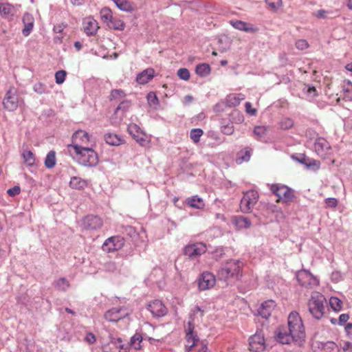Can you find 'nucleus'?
<instances>
[{"label":"nucleus","mask_w":352,"mask_h":352,"mask_svg":"<svg viewBox=\"0 0 352 352\" xmlns=\"http://www.w3.org/2000/svg\"><path fill=\"white\" fill-rule=\"evenodd\" d=\"M276 340L283 344L298 341L305 337L302 320L297 311H292L287 318V326H280L276 330Z\"/></svg>","instance_id":"nucleus-1"},{"label":"nucleus","mask_w":352,"mask_h":352,"mask_svg":"<svg viewBox=\"0 0 352 352\" xmlns=\"http://www.w3.org/2000/svg\"><path fill=\"white\" fill-rule=\"evenodd\" d=\"M204 311L199 306H195L192 310L189 317L187 326L185 327V334L186 344L185 350L186 352H209L208 351V343L205 340H200L195 331V319L199 314L202 318Z\"/></svg>","instance_id":"nucleus-2"},{"label":"nucleus","mask_w":352,"mask_h":352,"mask_svg":"<svg viewBox=\"0 0 352 352\" xmlns=\"http://www.w3.org/2000/svg\"><path fill=\"white\" fill-rule=\"evenodd\" d=\"M90 137L88 133L83 130L76 131L72 135V144L69 145V152L74 150L76 154H82V152H95L91 147L88 146Z\"/></svg>","instance_id":"nucleus-3"},{"label":"nucleus","mask_w":352,"mask_h":352,"mask_svg":"<svg viewBox=\"0 0 352 352\" xmlns=\"http://www.w3.org/2000/svg\"><path fill=\"white\" fill-rule=\"evenodd\" d=\"M326 298L318 292H313L307 302L310 314L316 319L320 320L325 310Z\"/></svg>","instance_id":"nucleus-4"},{"label":"nucleus","mask_w":352,"mask_h":352,"mask_svg":"<svg viewBox=\"0 0 352 352\" xmlns=\"http://www.w3.org/2000/svg\"><path fill=\"white\" fill-rule=\"evenodd\" d=\"M243 263L239 260L231 259L227 261L219 270V275L224 279L238 280L242 276Z\"/></svg>","instance_id":"nucleus-5"},{"label":"nucleus","mask_w":352,"mask_h":352,"mask_svg":"<svg viewBox=\"0 0 352 352\" xmlns=\"http://www.w3.org/2000/svg\"><path fill=\"white\" fill-rule=\"evenodd\" d=\"M271 192L278 197L276 202H291L294 198V190L282 184H274L270 187Z\"/></svg>","instance_id":"nucleus-6"},{"label":"nucleus","mask_w":352,"mask_h":352,"mask_svg":"<svg viewBox=\"0 0 352 352\" xmlns=\"http://www.w3.org/2000/svg\"><path fill=\"white\" fill-rule=\"evenodd\" d=\"M259 195L257 191L254 190L244 192L240 202V209L243 213H250L254 209L258 201Z\"/></svg>","instance_id":"nucleus-7"},{"label":"nucleus","mask_w":352,"mask_h":352,"mask_svg":"<svg viewBox=\"0 0 352 352\" xmlns=\"http://www.w3.org/2000/svg\"><path fill=\"white\" fill-rule=\"evenodd\" d=\"M298 283L306 288H313L319 285V280L309 271L301 270L296 273Z\"/></svg>","instance_id":"nucleus-8"},{"label":"nucleus","mask_w":352,"mask_h":352,"mask_svg":"<svg viewBox=\"0 0 352 352\" xmlns=\"http://www.w3.org/2000/svg\"><path fill=\"white\" fill-rule=\"evenodd\" d=\"M103 226V221L98 216L87 215L81 221V227L87 230H98Z\"/></svg>","instance_id":"nucleus-9"},{"label":"nucleus","mask_w":352,"mask_h":352,"mask_svg":"<svg viewBox=\"0 0 352 352\" xmlns=\"http://www.w3.org/2000/svg\"><path fill=\"white\" fill-rule=\"evenodd\" d=\"M124 239L120 236H113L108 238L102 244V250L112 252L122 249L124 245Z\"/></svg>","instance_id":"nucleus-10"},{"label":"nucleus","mask_w":352,"mask_h":352,"mask_svg":"<svg viewBox=\"0 0 352 352\" xmlns=\"http://www.w3.org/2000/svg\"><path fill=\"white\" fill-rule=\"evenodd\" d=\"M206 250L204 243H195L187 245L184 249V254L190 258H195L204 254Z\"/></svg>","instance_id":"nucleus-11"},{"label":"nucleus","mask_w":352,"mask_h":352,"mask_svg":"<svg viewBox=\"0 0 352 352\" xmlns=\"http://www.w3.org/2000/svg\"><path fill=\"white\" fill-rule=\"evenodd\" d=\"M250 350L254 352H260L265 349L264 335L261 331H256L249 339Z\"/></svg>","instance_id":"nucleus-12"},{"label":"nucleus","mask_w":352,"mask_h":352,"mask_svg":"<svg viewBox=\"0 0 352 352\" xmlns=\"http://www.w3.org/2000/svg\"><path fill=\"white\" fill-rule=\"evenodd\" d=\"M294 161L304 165L307 170H317L320 167L319 161L308 157L307 155H292Z\"/></svg>","instance_id":"nucleus-13"},{"label":"nucleus","mask_w":352,"mask_h":352,"mask_svg":"<svg viewBox=\"0 0 352 352\" xmlns=\"http://www.w3.org/2000/svg\"><path fill=\"white\" fill-rule=\"evenodd\" d=\"M215 276L212 273L204 272L198 279V287L200 290L209 289L215 285Z\"/></svg>","instance_id":"nucleus-14"},{"label":"nucleus","mask_w":352,"mask_h":352,"mask_svg":"<svg viewBox=\"0 0 352 352\" xmlns=\"http://www.w3.org/2000/svg\"><path fill=\"white\" fill-rule=\"evenodd\" d=\"M128 131L133 138L138 142L140 145L144 146L146 142V135L141 130L139 126L136 124L132 123L128 126Z\"/></svg>","instance_id":"nucleus-15"},{"label":"nucleus","mask_w":352,"mask_h":352,"mask_svg":"<svg viewBox=\"0 0 352 352\" xmlns=\"http://www.w3.org/2000/svg\"><path fill=\"white\" fill-rule=\"evenodd\" d=\"M82 28L87 36L95 35L99 29L98 23L93 17H86L83 19Z\"/></svg>","instance_id":"nucleus-16"},{"label":"nucleus","mask_w":352,"mask_h":352,"mask_svg":"<svg viewBox=\"0 0 352 352\" xmlns=\"http://www.w3.org/2000/svg\"><path fill=\"white\" fill-rule=\"evenodd\" d=\"M4 108L8 111H14L18 107V97L16 92L10 89L7 91L3 102Z\"/></svg>","instance_id":"nucleus-17"},{"label":"nucleus","mask_w":352,"mask_h":352,"mask_svg":"<svg viewBox=\"0 0 352 352\" xmlns=\"http://www.w3.org/2000/svg\"><path fill=\"white\" fill-rule=\"evenodd\" d=\"M127 313L121 307H114L108 310L104 314V318L109 322H118L125 317Z\"/></svg>","instance_id":"nucleus-18"},{"label":"nucleus","mask_w":352,"mask_h":352,"mask_svg":"<svg viewBox=\"0 0 352 352\" xmlns=\"http://www.w3.org/2000/svg\"><path fill=\"white\" fill-rule=\"evenodd\" d=\"M148 310L155 317H162L167 313V309L162 301L155 300L148 305Z\"/></svg>","instance_id":"nucleus-19"},{"label":"nucleus","mask_w":352,"mask_h":352,"mask_svg":"<svg viewBox=\"0 0 352 352\" xmlns=\"http://www.w3.org/2000/svg\"><path fill=\"white\" fill-rule=\"evenodd\" d=\"M230 24L235 29L245 32L255 33L258 30L252 24L240 20H231Z\"/></svg>","instance_id":"nucleus-20"},{"label":"nucleus","mask_w":352,"mask_h":352,"mask_svg":"<svg viewBox=\"0 0 352 352\" xmlns=\"http://www.w3.org/2000/svg\"><path fill=\"white\" fill-rule=\"evenodd\" d=\"M73 159L86 166H95L98 164V155H73Z\"/></svg>","instance_id":"nucleus-21"},{"label":"nucleus","mask_w":352,"mask_h":352,"mask_svg":"<svg viewBox=\"0 0 352 352\" xmlns=\"http://www.w3.org/2000/svg\"><path fill=\"white\" fill-rule=\"evenodd\" d=\"M275 307V302L274 300H267L263 302L258 309V314L262 318L267 319L270 317L272 311Z\"/></svg>","instance_id":"nucleus-22"},{"label":"nucleus","mask_w":352,"mask_h":352,"mask_svg":"<svg viewBox=\"0 0 352 352\" xmlns=\"http://www.w3.org/2000/svg\"><path fill=\"white\" fill-rule=\"evenodd\" d=\"M155 76V70L153 68H147L138 74L136 77V82L140 85L148 83Z\"/></svg>","instance_id":"nucleus-23"},{"label":"nucleus","mask_w":352,"mask_h":352,"mask_svg":"<svg viewBox=\"0 0 352 352\" xmlns=\"http://www.w3.org/2000/svg\"><path fill=\"white\" fill-rule=\"evenodd\" d=\"M23 23L24 28L22 30V33L23 36H28L33 29L34 19L31 14L25 13L23 16Z\"/></svg>","instance_id":"nucleus-24"},{"label":"nucleus","mask_w":352,"mask_h":352,"mask_svg":"<svg viewBox=\"0 0 352 352\" xmlns=\"http://www.w3.org/2000/svg\"><path fill=\"white\" fill-rule=\"evenodd\" d=\"M244 99L245 96L241 94H231L226 97V104L229 107H236Z\"/></svg>","instance_id":"nucleus-25"},{"label":"nucleus","mask_w":352,"mask_h":352,"mask_svg":"<svg viewBox=\"0 0 352 352\" xmlns=\"http://www.w3.org/2000/svg\"><path fill=\"white\" fill-rule=\"evenodd\" d=\"M87 182L79 177H72L69 182V186L76 190H82L87 186Z\"/></svg>","instance_id":"nucleus-26"},{"label":"nucleus","mask_w":352,"mask_h":352,"mask_svg":"<svg viewBox=\"0 0 352 352\" xmlns=\"http://www.w3.org/2000/svg\"><path fill=\"white\" fill-rule=\"evenodd\" d=\"M186 204L190 207L196 209H202L205 206L204 200L197 195L192 196L186 199Z\"/></svg>","instance_id":"nucleus-27"},{"label":"nucleus","mask_w":352,"mask_h":352,"mask_svg":"<svg viewBox=\"0 0 352 352\" xmlns=\"http://www.w3.org/2000/svg\"><path fill=\"white\" fill-rule=\"evenodd\" d=\"M23 165L25 166L31 172L36 170L38 163L34 155H23Z\"/></svg>","instance_id":"nucleus-28"},{"label":"nucleus","mask_w":352,"mask_h":352,"mask_svg":"<svg viewBox=\"0 0 352 352\" xmlns=\"http://www.w3.org/2000/svg\"><path fill=\"white\" fill-rule=\"evenodd\" d=\"M104 139L107 144L112 146H118L124 142V140L116 133H108L105 135Z\"/></svg>","instance_id":"nucleus-29"},{"label":"nucleus","mask_w":352,"mask_h":352,"mask_svg":"<svg viewBox=\"0 0 352 352\" xmlns=\"http://www.w3.org/2000/svg\"><path fill=\"white\" fill-rule=\"evenodd\" d=\"M110 342L113 344L119 352H129V346L124 344L122 338L110 336Z\"/></svg>","instance_id":"nucleus-30"},{"label":"nucleus","mask_w":352,"mask_h":352,"mask_svg":"<svg viewBox=\"0 0 352 352\" xmlns=\"http://www.w3.org/2000/svg\"><path fill=\"white\" fill-rule=\"evenodd\" d=\"M100 16L101 21L107 25H108V23H109L111 20L113 19V17L111 10L107 7L100 10Z\"/></svg>","instance_id":"nucleus-31"},{"label":"nucleus","mask_w":352,"mask_h":352,"mask_svg":"<svg viewBox=\"0 0 352 352\" xmlns=\"http://www.w3.org/2000/svg\"><path fill=\"white\" fill-rule=\"evenodd\" d=\"M54 287L60 292H65L67 290L70 284L69 282L65 278H60L54 282Z\"/></svg>","instance_id":"nucleus-32"},{"label":"nucleus","mask_w":352,"mask_h":352,"mask_svg":"<svg viewBox=\"0 0 352 352\" xmlns=\"http://www.w3.org/2000/svg\"><path fill=\"white\" fill-rule=\"evenodd\" d=\"M142 336L140 333H135L130 340L129 345L135 350H140L142 348L141 342Z\"/></svg>","instance_id":"nucleus-33"},{"label":"nucleus","mask_w":352,"mask_h":352,"mask_svg":"<svg viewBox=\"0 0 352 352\" xmlns=\"http://www.w3.org/2000/svg\"><path fill=\"white\" fill-rule=\"evenodd\" d=\"M107 26L111 29L122 31L125 28V23L122 19L113 17V19L108 23Z\"/></svg>","instance_id":"nucleus-34"},{"label":"nucleus","mask_w":352,"mask_h":352,"mask_svg":"<svg viewBox=\"0 0 352 352\" xmlns=\"http://www.w3.org/2000/svg\"><path fill=\"white\" fill-rule=\"evenodd\" d=\"M234 223L239 228H248L251 226L250 221L247 217L243 216L236 217L234 219Z\"/></svg>","instance_id":"nucleus-35"},{"label":"nucleus","mask_w":352,"mask_h":352,"mask_svg":"<svg viewBox=\"0 0 352 352\" xmlns=\"http://www.w3.org/2000/svg\"><path fill=\"white\" fill-rule=\"evenodd\" d=\"M342 90L344 97L348 100H352V82L349 80H344L343 82Z\"/></svg>","instance_id":"nucleus-36"},{"label":"nucleus","mask_w":352,"mask_h":352,"mask_svg":"<svg viewBox=\"0 0 352 352\" xmlns=\"http://www.w3.org/2000/svg\"><path fill=\"white\" fill-rule=\"evenodd\" d=\"M195 72L200 76H206L210 72V67L206 63H201L198 65L195 68Z\"/></svg>","instance_id":"nucleus-37"},{"label":"nucleus","mask_w":352,"mask_h":352,"mask_svg":"<svg viewBox=\"0 0 352 352\" xmlns=\"http://www.w3.org/2000/svg\"><path fill=\"white\" fill-rule=\"evenodd\" d=\"M14 8L13 6L9 3H1L0 4V13L5 16H8L12 15Z\"/></svg>","instance_id":"nucleus-38"},{"label":"nucleus","mask_w":352,"mask_h":352,"mask_svg":"<svg viewBox=\"0 0 352 352\" xmlns=\"http://www.w3.org/2000/svg\"><path fill=\"white\" fill-rule=\"evenodd\" d=\"M322 348L325 352H339V348L333 342H327L322 343Z\"/></svg>","instance_id":"nucleus-39"},{"label":"nucleus","mask_w":352,"mask_h":352,"mask_svg":"<svg viewBox=\"0 0 352 352\" xmlns=\"http://www.w3.org/2000/svg\"><path fill=\"white\" fill-rule=\"evenodd\" d=\"M126 94L122 89H113L110 94V100H120L124 98Z\"/></svg>","instance_id":"nucleus-40"},{"label":"nucleus","mask_w":352,"mask_h":352,"mask_svg":"<svg viewBox=\"0 0 352 352\" xmlns=\"http://www.w3.org/2000/svg\"><path fill=\"white\" fill-rule=\"evenodd\" d=\"M329 305L334 311H339L342 309V302L337 297H331Z\"/></svg>","instance_id":"nucleus-41"},{"label":"nucleus","mask_w":352,"mask_h":352,"mask_svg":"<svg viewBox=\"0 0 352 352\" xmlns=\"http://www.w3.org/2000/svg\"><path fill=\"white\" fill-rule=\"evenodd\" d=\"M265 3L273 11H277L283 6L282 0H265Z\"/></svg>","instance_id":"nucleus-42"},{"label":"nucleus","mask_w":352,"mask_h":352,"mask_svg":"<svg viewBox=\"0 0 352 352\" xmlns=\"http://www.w3.org/2000/svg\"><path fill=\"white\" fill-rule=\"evenodd\" d=\"M279 126L283 130H288L294 126V121L291 118H285L280 120Z\"/></svg>","instance_id":"nucleus-43"},{"label":"nucleus","mask_w":352,"mask_h":352,"mask_svg":"<svg viewBox=\"0 0 352 352\" xmlns=\"http://www.w3.org/2000/svg\"><path fill=\"white\" fill-rule=\"evenodd\" d=\"M203 133L204 131L201 129H192L190 131V136L195 143H197Z\"/></svg>","instance_id":"nucleus-44"},{"label":"nucleus","mask_w":352,"mask_h":352,"mask_svg":"<svg viewBox=\"0 0 352 352\" xmlns=\"http://www.w3.org/2000/svg\"><path fill=\"white\" fill-rule=\"evenodd\" d=\"M267 132V127L265 126H257L254 128V133L258 138H264Z\"/></svg>","instance_id":"nucleus-45"},{"label":"nucleus","mask_w":352,"mask_h":352,"mask_svg":"<svg viewBox=\"0 0 352 352\" xmlns=\"http://www.w3.org/2000/svg\"><path fill=\"white\" fill-rule=\"evenodd\" d=\"M177 75L180 79L184 80H188L190 77V72L186 68H181L178 69Z\"/></svg>","instance_id":"nucleus-46"},{"label":"nucleus","mask_w":352,"mask_h":352,"mask_svg":"<svg viewBox=\"0 0 352 352\" xmlns=\"http://www.w3.org/2000/svg\"><path fill=\"white\" fill-rule=\"evenodd\" d=\"M66 75L67 72L65 70H59L56 72L55 74L56 82L58 85L63 83L65 80Z\"/></svg>","instance_id":"nucleus-47"},{"label":"nucleus","mask_w":352,"mask_h":352,"mask_svg":"<svg viewBox=\"0 0 352 352\" xmlns=\"http://www.w3.org/2000/svg\"><path fill=\"white\" fill-rule=\"evenodd\" d=\"M324 146H327V142L323 139L317 140L314 144V149L317 153L323 152Z\"/></svg>","instance_id":"nucleus-48"},{"label":"nucleus","mask_w":352,"mask_h":352,"mask_svg":"<svg viewBox=\"0 0 352 352\" xmlns=\"http://www.w3.org/2000/svg\"><path fill=\"white\" fill-rule=\"evenodd\" d=\"M56 155H46L45 165L47 168H53L56 162Z\"/></svg>","instance_id":"nucleus-49"},{"label":"nucleus","mask_w":352,"mask_h":352,"mask_svg":"<svg viewBox=\"0 0 352 352\" xmlns=\"http://www.w3.org/2000/svg\"><path fill=\"white\" fill-rule=\"evenodd\" d=\"M147 100L151 106H155L158 103V98L155 93L150 92L147 95Z\"/></svg>","instance_id":"nucleus-50"},{"label":"nucleus","mask_w":352,"mask_h":352,"mask_svg":"<svg viewBox=\"0 0 352 352\" xmlns=\"http://www.w3.org/2000/svg\"><path fill=\"white\" fill-rule=\"evenodd\" d=\"M296 47L300 50H306L309 47V43L305 39H300L296 42Z\"/></svg>","instance_id":"nucleus-51"},{"label":"nucleus","mask_w":352,"mask_h":352,"mask_svg":"<svg viewBox=\"0 0 352 352\" xmlns=\"http://www.w3.org/2000/svg\"><path fill=\"white\" fill-rule=\"evenodd\" d=\"M221 132L226 135H231L234 132V128L232 124H228L221 126Z\"/></svg>","instance_id":"nucleus-52"},{"label":"nucleus","mask_w":352,"mask_h":352,"mask_svg":"<svg viewBox=\"0 0 352 352\" xmlns=\"http://www.w3.org/2000/svg\"><path fill=\"white\" fill-rule=\"evenodd\" d=\"M20 192H21V188L19 186H15L13 188H9L7 190V193L10 197H14V196L20 194Z\"/></svg>","instance_id":"nucleus-53"},{"label":"nucleus","mask_w":352,"mask_h":352,"mask_svg":"<svg viewBox=\"0 0 352 352\" xmlns=\"http://www.w3.org/2000/svg\"><path fill=\"white\" fill-rule=\"evenodd\" d=\"M245 111L248 114H250L251 116H255L256 115V109L252 107V104L250 102H245Z\"/></svg>","instance_id":"nucleus-54"},{"label":"nucleus","mask_w":352,"mask_h":352,"mask_svg":"<svg viewBox=\"0 0 352 352\" xmlns=\"http://www.w3.org/2000/svg\"><path fill=\"white\" fill-rule=\"evenodd\" d=\"M85 340L89 344H91L96 342V338L94 333L89 332L86 334L85 337Z\"/></svg>","instance_id":"nucleus-55"},{"label":"nucleus","mask_w":352,"mask_h":352,"mask_svg":"<svg viewBox=\"0 0 352 352\" xmlns=\"http://www.w3.org/2000/svg\"><path fill=\"white\" fill-rule=\"evenodd\" d=\"M325 203L331 208H335L338 205V201L336 198H327L325 199Z\"/></svg>","instance_id":"nucleus-56"},{"label":"nucleus","mask_w":352,"mask_h":352,"mask_svg":"<svg viewBox=\"0 0 352 352\" xmlns=\"http://www.w3.org/2000/svg\"><path fill=\"white\" fill-rule=\"evenodd\" d=\"M307 87V93L311 96L312 97H316L318 96V91L313 86L306 85Z\"/></svg>","instance_id":"nucleus-57"},{"label":"nucleus","mask_w":352,"mask_h":352,"mask_svg":"<svg viewBox=\"0 0 352 352\" xmlns=\"http://www.w3.org/2000/svg\"><path fill=\"white\" fill-rule=\"evenodd\" d=\"M251 155H241L236 159V163L237 164H241L243 162H248L250 160Z\"/></svg>","instance_id":"nucleus-58"},{"label":"nucleus","mask_w":352,"mask_h":352,"mask_svg":"<svg viewBox=\"0 0 352 352\" xmlns=\"http://www.w3.org/2000/svg\"><path fill=\"white\" fill-rule=\"evenodd\" d=\"M349 318V314H341L339 317V324L340 325L344 324L345 322H347Z\"/></svg>","instance_id":"nucleus-59"},{"label":"nucleus","mask_w":352,"mask_h":352,"mask_svg":"<svg viewBox=\"0 0 352 352\" xmlns=\"http://www.w3.org/2000/svg\"><path fill=\"white\" fill-rule=\"evenodd\" d=\"M331 279L335 282H338L341 279L340 274L338 272L331 274Z\"/></svg>","instance_id":"nucleus-60"},{"label":"nucleus","mask_w":352,"mask_h":352,"mask_svg":"<svg viewBox=\"0 0 352 352\" xmlns=\"http://www.w3.org/2000/svg\"><path fill=\"white\" fill-rule=\"evenodd\" d=\"M345 331L347 335L352 338V323H348L345 327Z\"/></svg>","instance_id":"nucleus-61"},{"label":"nucleus","mask_w":352,"mask_h":352,"mask_svg":"<svg viewBox=\"0 0 352 352\" xmlns=\"http://www.w3.org/2000/svg\"><path fill=\"white\" fill-rule=\"evenodd\" d=\"M344 352H352V344L350 342H346L343 346Z\"/></svg>","instance_id":"nucleus-62"},{"label":"nucleus","mask_w":352,"mask_h":352,"mask_svg":"<svg viewBox=\"0 0 352 352\" xmlns=\"http://www.w3.org/2000/svg\"><path fill=\"white\" fill-rule=\"evenodd\" d=\"M316 16L318 18H325L327 16V12L323 10H318L316 14Z\"/></svg>","instance_id":"nucleus-63"},{"label":"nucleus","mask_w":352,"mask_h":352,"mask_svg":"<svg viewBox=\"0 0 352 352\" xmlns=\"http://www.w3.org/2000/svg\"><path fill=\"white\" fill-rule=\"evenodd\" d=\"M129 107V103L128 102H122L116 109V111L120 110L121 109H126Z\"/></svg>","instance_id":"nucleus-64"}]
</instances>
